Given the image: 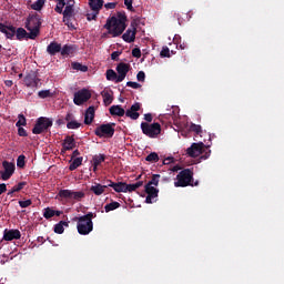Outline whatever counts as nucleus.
Returning <instances> with one entry per match:
<instances>
[{"label": "nucleus", "instance_id": "obj_3", "mask_svg": "<svg viewBox=\"0 0 284 284\" xmlns=\"http://www.w3.org/2000/svg\"><path fill=\"white\" fill-rule=\"evenodd\" d=\"M26 28L29 31L28 39L38 38L41 30V18L37 14L29 16L26 21Z\"/></svg>", "mask_w": 284, "mask_h": 284}, {"label": "nucleus", "instance_id": "obj_22", "mask_svg": "<svg viewBox=\"0 0 284 284\" xmlns=\"http://www.w3.org/2000/svg\"><path fill=\"white\" fill-rule=\"evenodd\" d=\"M112 94V90H103L101 92L104 105H111L112 101H114V97Z\"/></svg>", "mask_w": 284, "mask_h": 284}, {"label": "nucleus", "instance_id": "obj_41", "mask_svg": "<svg viewBox=\"0 0 284 284\" xmlns=\"http://www.w3.org/2000/svg\"><path fill=\"white\" fill-rule=\"evenodd\" d=\"M22 125H23V126L28 125V121L26 120V115L19 114V115H18V121H17V123H16V126H17V128H21Z\"/></svg>", "mask_w": 284, "mask_h": 284}, {"label": "nucleus", "instance_id": "obj_35", "mask_svg": "<svg viewBox=\"0 0 284 284\" xmlns=\"http://www.w3.org/2000/svg\"><path fill=\"white\" fill-rule=\"evenodd\" d=\"M83 163V158H75L73 162L70 164L69 170L73 172V170H77V168L81 166Z\"/></svg>", "mask_w": 284, "mask_h": 284}, {"label": "nucleus", "instance_id": "obj_38", "mask_svg": "<svg viewBox=\"0 0 284 284\" xmlns=\"http://www.w3.org/2000/svg\"><path fill=\"white\" fill-rule=\"evenodd\" d=\"M57 1V6H55V12H58V14H62L63 13V8H65V0H55Z\"/></svg>", "mask_w": 284, "mask_h": 284}, {"label": "nucleus", "instance_id": "obj_10", "mask_svg": "<svg viewBox=\"0 0 284 284\" xmlns=\"http://www.w3.org/2000/svg\"><path fill=\"white\" fill-rule=\"evenodd\" d=\"M203 148H205L203 142L193 143L186 149V154L191 156V159H196V156H201V154H203Z\"/></svg>", "mask_w": 284, "mask_h": 284}, {"label": "nucleus", "instance_id": "obj_7", "mask_svg": "<svg viewBox=\"0 0 284 284\" xmlns=\"http://www.w3.org/2000/svg\"><path fill=\"white\" fill-rule=\"evenodd\" d=\"M94 134L100 139H112V136H114V124H101L100 126L95 128Z\"/></svg>", "mask_w": 284, "mask_h": 284}, {"label": "nucleus", "instance_id": "obj_27", "mask_svg": "<svg viewBox=\"0 0 284 284\" xmlns=\"http://www.w3.org/2000/svg\"><path fill=\"white\" fill-rule=\"evenodd\" d=\"M91 10H101L103 8V0H89Z\"/></svg>", "mask_w": 284, "mask_h": 284}, {"label": "nucleus", "instance_id": "obj_25", "mask_svg": "<svg viewBox=\"0 0 284 284\" xmlns=\"http://www.w3.org/2000/svg\"><path fill=\"white\" fill-rule=\"evenodd\" d=\"M44 219H52V216H61V211H54L50 207L44 209L43 212Z\"/></svg>", "mask_w": 284, "mask_h": 284}, {"label": "nucleus", "instance_id": "obj_43", "mask_svg": "<svg viewBox=\"0 0 284 284\" xmlns=\"http://www.w3.org/2000/svg\"><path fill=\"white\" fill-rule=\"evenodd\" d=\"M103 161H105V158L103 155H95L93 158L94 170H97V166L101 165V163H103Z\"/></svg>", "mask_w": 284, "mask_h": 284}, {"label": "nucleus", "instance_id": "obj_64", "mask_svg": "<svg viewBox=\"0 0 284 284\" xmlns=\"http://www.w3.org/2000/svg\"><path fill=\"white\" fill-rule=\"evenodd\" d=\"M191 187H196L199 185V181H195L194 183L191 182Z\"/></svg>", "mask_w": 284, "mask_h": 284}, {"label": "nucleus", "instance_id": "obj_33", "mask_svg": "<svg viewBox=\"0 0 284 284\" xmlns=\"http://www.w3.org/2000/svg\"><path fill=\"white\" fill-rule=\"evenodd\" d=\"M142 185L143 181H139L133 184H126V192H136V190H139V187H142Z\"/></svg>", "mask_w": 284, "mask_h": 284}, {"label": "nucleus", "instance_id": "obj_19", "mask_svg": "<svg viewBox=\"0 0 284 284\" xmlns=\"http://www.w3.org/2000/svg\"><path fill=\"white\" fill-rule=\"evenodd\" d=\"M108 187H110L108 185V182L104 185L101 183H94L93 185H91L90 192H93L95 196H101V194L105 193V190H108Z\"/></svg>", "mask_w": 284, "mask_h": 284}, {"label": "nucleus", "instance_id": "obj_14", "mask_svg": "<svg viewBox=\"0 0 284 284\" xmlns=\"http://www.w3.org/2000/svg\"><path fill=\"white\" fill-rule=\"evenodd\" d=\"M123 41L125 43H134L136 39V27L131 26L122 36Z\"/></svg>", "mask_w": 284, "mask_h": 284}, {"label": "nucleus", "instance_id": "obj_53", "mask_svg": "<svg viewBox=\"0 0 284 284\" xmlns=\"http://www.w3.org/2000/svg\"><path fill=\"white\" fill-rule=\"evenodd\" d=\"M132 55L135 57V59H141V49L134 48L132 50Z\"/></svg>", "mask_w": 284, "mask_h": 284}, {"label": "nucleus", "instance_id": "obj_29", "mask_svg": "<svg viewBox=\"0 0 284 284\" xmlns=\"http://www.w3.org/2000/svg\"><path fill=\"white\" fill-rule=\"evenodd\" d=\"M28 34H30V33H28V31H26V29H23V28H18L16 30V37H17L18 41H21V39H29Z\"/></svg>", "mask_w": 284, "mask_h": 284}, {"label": "nucleus", "instance_id": "obj_52", "mask_svg": "<svg viewBox=\"0 0 284 284\" xmlns=\"http://www.w3.org/2000/svg\"><path fill=\"white\" fill-rule=\"evenodd\" d=\"M20 207H30L32 205V200L19 201Z\"/></svg>", "mask_w": 284, "mask_h": 284}, {"label": "nucleus", "instance_id": "obj_17", "mask_svg": "<svg viewBox=\"0 0 284 284\" xmlns=\"http://www.w3.org/2000/svg\"><path fill=\"white\" fill-rule=\"evenodd\" d=\"M4 241H14L21 239V232L19 230H8L3 232Z\"/></svg>", "mask_w": 284, "mask_h": 284}, {"label": "nucleus", "instance_id": "obj_39", "mask_svg": "<svg viewBox=\"0 0 284 284\" xmlns=\"http://www.w3.org/2000/svg\"><path fill=\"white\" fill-rule=\"evenodd\" d=\"M45 6V0H37L33 4H31V10H41Z\"/></svg>", "mask_w": 284, "mask_h": 284}, {"label": "nucleus", "instance_id": "obj_1", "mask_svg": "<svg viewBox=\"0 0 284 284\" xmlns=\"http://www.w3.org/2000/svg\"><path fill=\"white\" fill-rule=\"evenodd\" d=\"M126 21L128 17L125 13L118 12L116 16H113L106 20L104 29L108 30V34H111L112 37H121V34L125 32V28H128L125 24Z\"/></svg>", "mask_w": 284, "mask_h": 284}, {"label": "nucleus", "instance_id": "obj_8", "mask_svg": "<svg viewBox=\"0 0 284 284\" xmlns=\"http://www.w3.org/2000/svg\"><path fill=\"white\" fill-rule=\"evenodd\" d=\"M49 128H52V120L50 118H39L32 129V133L43 134V132H48Z\"/></svg>", "mask_w": 284, "mask_h": 284}, {"label": "nucleus", "instance_id": "obj_62", "mask_svg": "<svg viewBox=\"0 0 284 284\" xmlns=\"http://www.w3.org/2000/svg\"><path fill=\"white\" fill-rule=\"evenodd\" d=\"M172 161H174V158H166L163 160V165H170V163H172Z\"/></svg>", "mask_w": 284, "mask_h": 284}, {"label": "nucleus", "instance_id": "obj_55", "mask_svg": "<svg viewBox=\"0 0 284 284\" xmlns=\"http://www.w3.org/2000/svg\"><path fill=\"white\" fill-rule=\"evenodd\" d=\"M19 136H28V132L22 126H18Z\"/></svg>", "mask_w": 284, "mask_h": 284}, {"label": "nucleus", "instance_id": "obj_58", "mask_svg": "<svg viewBox=\"0 0 284 284\" xmlns=\"http://www.w3.org/2000/svg\"><path fill=\"white\" fill-rule=\"evenodd\" d=\"M72 119H74V114H72V112L67 113L65 121H68V123H70V121H73Z\"/></svg>", "mask_w": 284, "mask_h": 284}, {"label": "nucleus", "instance_id": "obj_46", "mask_svg": "<svg viewBox=\"0 0 284 284\" xmlns=\"http://www.w3.org/2000/svg\"><path fill=\"white\" fill-rule=\"evenodd\" d=\"M99 12H101V10H92L91 13H88L87 14L88 21H95L97 17H99Z\"/></svg>", "mask_w": 284, "mask_h": 284}, {"label": "nucleus", "instance_id": "obj_23", "mask_svg": "<svg viewBox=\"0 0 284 284\" xmlns=\"http://www.w3.org/2000/svg\"><path fill=\"white\" fill-rule=\"evenodd\" d=\"M94 121V106H89L84 114L85 125H90Z\"/></svg>", "mask_w": 284, "mask_h": 284}, {"label": "nucleus", "instance_id": "obj_2", "mask_svg": "<svg viewBox=\"0 0 284 284\" xmlns=\"http://www.w3.org/2000/svg\"><path fill=\"white\" fill-rule=\"evenodd\" d=\"M92 219H97V214L92 212H89L88 214L80 217H75V221H78L77 230L79 234L87 236V234H90V232L94 230V223H92Z\"/></svg>", "mask_w": 284, "mask_h": 284}, {"label": "nucleus", "instance_id": "obj_13", "mask_svg": "<svg viewBox=\"0 0 284 284\" xmlns=\"http://www.w3.org/2000/svg\"><path fill=\"white\" fill-rule=\"evenodd\" d=\"M139 110H141V103L135 102L134 104L131 105L130 109L124 111L125 116L129 119H132V121H136L141 114L139 113Z\"/></svg>", "mask_w": 284, "mask_h": 284}, {"label": "nucleus", "instance_id": "obj_48", "mask_svg": "<svg viewBox=\"0 0 284 284\" xmlns=\"http://www.w3.org/2000/svg\"><path fill=\"white\" fill-rule=\"evenodd\" d=\"M160 57H162V59H170V48L168 47H163L161 52H160Z\"/></svg>", "mask_w": 284, "mask_h": 284}, {"label": "nucleus", "instance_id": "obj_5", "mask_svg": "<svg viewBox=\"0 0 284 284\" xmlns=\"http://www.w3.org/2000/svg\"><path fill=\"white\" fill-rule=\"evenodd\" d=\"M194 180V172L190 169L182 170L175 178L174 187H187Z\"/></svg>", "mask_w": 284, "mask_h": 284}, {"label": "nucleus", "instance_id": "obj_12", "mask_svg": "<svg viewBox=\"0 0 284 284\" xmlns=\"http://www.w3.org/2000/svg\"><path fill=\"white\" fill-rule=\"evenodd\" d=\"M116 72H118V78H116V83H121L125 80V77H128V73L130 72V64L128 63H119L116 65Z\"/></svg>", "mask_w": 284, "mask_h": 284}, {"label": "nucleus", "instance_id": "obj_42", "mask_svg": "<svg viewBox=\"0 0 284 284\" xmlns=\"http://www.w3.org/2000/svg\"><path fill=\"white\" fill-rule=\"evenodd\" d=\"M39 99H50L52 97V91L50 90H42L38 92Z\"/></svg>", "mask_w": 284, "mask_h": 284}, {"label": "nucleus", "instance_id": "obj_63", "mask_svg": "<svg viewBox=\"0 0 284 284\" xmlns=\"http://www.w3.org/2000/svg\"><path fill=\"white\" fill-rule=\"evenodd\" d=\"M4 84L7 85V88H12L13 82H12V80H6Z\"/></svg>", "mask_w": 284, "mask_h": 284}, {"label": "nucleus", "instance_id": "obj_56", "mask_svg": "<svg viewBox=\"0 0 284 284\" xmlns=\"http://www.w3.org/2000/svg\"><path fill=\"white\" fill-rule=\"evenodd\" d=\"M104 8L106 10H114V8H116V2H109L104 4Z\"/></svg>", "mask_w": 284, "mask_h": 284}, {"label": "nucleus", "instance_id": "obj_61", "mask_svg": "<svg viewBox=\"0 0 284 284\" xmlns=\"http://www.w3.org/2000/svg\"><path fill=\"white\" fill-rule=\"evenodd\" d=\"M8 186H6V183L0 184V195L7 192Z\"/></svg>", "mask_w": 284, "mask_h": 284}, {"label": "nucleus", "instance_id": "obj_16", "mask_svg": "<svg viewBox=\"0 0 284 284\" xmlns=\"http://www.w3.org/2000/svg\"><path fill=\"white\" fill-rule=\"evenodd\" d=\"M23 81L27 88H37V85L39 84V78H37V73L34 72H30L29 74H27Z\"/></svg>", "mask_w": 284, "mask_h": 284}, {"label": "nucleus", "instance_id": "obj_11", "mask_svg": "<svg viewBox=\"0 0 284 284\" xmlns=\"http://www.w3.org/2000/svg\"><path fill=\"white\" fill-rule=\"evenodd\" d=\"M2 168L4 169V171L0 172L1 179L2 181H8L12 176V174H14V170H16L14 163L3 161Z\"/></svg>", "mask_w": 284, "mask_h": 284}, {"label": "nucleus", "instance_id": "obj_28", "mask_svg": "<svg viewBox=\"0 0 284 284\" xmlns=\"http://www.w3.org/2000/svg\"><path fill=\"white\" fill-rule=\"evenodd\" d=\"M190 131L194 132L197 136H203V128L201 124L191 123Z\"/></svg>", "mask_w": 284, "mask_h": 284}, {"label": "nucleus", "instance_id": "obj_51", "mask_svg": "<svg viewBox=\"0 0 284 284\" xmlns=\"http://www.w3.org/2000/svg\"><path fill=\"white\" fill-rule=\"evenodd\" d=\"M126 87L133 88V90H139V88H141V84L139 82L129 81V82H126Z\"/></svg>", "mask_w": 284, "mask_h": 284}, {"label": "nucleus", "instance_id": "obj_47", "mask_svg": "<svg viewBox=\"0 0 284 284\" xmlns=\"http://www.w3.org/2000/svg\"><path fill=\"white\" fill-rule=\"evenodd\" d=\"M161 178V175L155 174L152 176L151 181L148 182L146 185H154V187H156V185H159V179Z\"/></svg>", "mask_w": 284, "mask_h": 284}, {"label": "nucleus", "instance_id": "obj_37", "mask_svg": "<svg viewBox=\"0 0 284 284\" xmlns=\"http://www.w3.org/2000/svg\"><path fill=\"white\" fill-rule=\"evenodd\" d=\"M119 79V75H116V72L112 69L106 70V80L108 81H115Z\"/></svg>", "mask_w": 284, "mask_h": 284}, {"label": "nucleus", "instance_id": "obj_44", "mask_svg": "<svg viewBox=\"0 0 284 284\" xmlns=\"http://www.w3.org/2000/svg\"><path fill=\"white\" fill-rule=\"evenodd\" d=\"M67 128H68V130H79V128H81V123L72 120V121L68 122Z\"/></svg>", "mask_w": 284, "mask_h": 284}, {"label": "nucleus", "instance_id": "obj_6", "mask_svg": "<svg viewBox=\"0 0 284 284\" xmlns=\"http://www.w3.org/2000/svg\"><path fill=\"white\" fill-rule=\"evenodd\" d=\"M141 130L145 136H149V139H156V136L161 134V124L159 122H154L152 124L142 122Z\"/></svg>", "mask_w": 284, "mask_h": 284}, {"label": "nucleus", "instance_id": "obj_15", "mask_svg": "<svg viewBox=\"0 0 284 284\" xmlns=\"http://www.w3.org/2000/svg\"><path fill=\"white\" fill-rule=\"evenodd\" d=\"M145 192L148 194L145 197V203H153L154 199L159 196V190L150 184L145 185Z\"/></svg>", "mask_w": 284, "mask_h": 284}, {"label": "nucleus", "instance_id": "obj_20", "mask_svg": "<svg viewBox=\"0 0 284 284\" xmlns=\"http://www.w3.org/2000/svg\"><path fill=\"white\" fill-rule=\"evenodd\" d=\"M108 186L112 187L114 190V192L118 193H126V183L125 182H112L111 180H108Z\"/></svg>", "mask_w": 284, "mask_h": 284}, {"label": "nucleus", "instance_id": "obj_49", "mask_svg": "<svg viewBox=\"0 0 284 284\" xmlns=\"http://www.w3.org/2000/svg\"><path fill=\"white\" fill-rule=\"evenodd\" d=\"M17 165L19 168H26V155H19L17 159Z\"/></svg>", "mask_w": 284, "mask_h": 284}, {"label": "nucleus", "instance_id": "obj_60", "mask_svg": "<svg viewBox=\"0 0 284 284\" xmlns=\"http://www.w3.org/2000/svg\"><path fill=\"white\" fill-rule=\"evenodd\" d=\"M132 1L133 0H124V6H126L128 10H132Z\"/></svg>", "mask_w": 284, "mask_h": 284}, {"label": "nucleus", "instance_id": "obj_9", "mask_svg": "<svg viewBox=\"0 0 284 284\" xmlns=\"http://www.w3.org/2000/svg\"><path fill=\"white\" fill-rule=\"evenodd\" d=\"M92 99V93L88 89H81L74 93L73 103L75 105H83V103L90 101Z\"/></svg>", "mask_w": 284, "mask_h": 284}, {"label": "nucleus", "instance_id": "obj_24", "mask_svg": "<svg viewBox=\"0 0 284 284\" xmlns=\"http://www.w3.org/2000/svg\"><path fill=\"white\" fill-rule=\"evenodd\" d=\"M109 112L112 116H125V109L121 108V105H112Z\"/></svg>", "mask_w": 284, "mask_h": 284}, {"label": "nucleus", "instance_id": "obj_4", "mask_svg": "<svg viewBox=\"0 0 284 284\" xmlns=\"http://www.w3.org/2000/svg\"><path fill=\"white\" fill-rule=\"evenodd\" d=\"M63 14V23H65L69 28V30H77V27L74 26V17L77 12L74 11V0H68L67 6L64 8Z\"/></svg>", "mask_w": 284, "mask_h": 284}, {"label": "nucleus", "instance_id": "obj_30", "mask_svg": "<svg viewBox=\"0 0 284 284\" xmlns=\"http://www.w3.org/2000/svg\"><path fill=\"white\" fill-rule=\"evenodd\" d=\"M82 199H85V192H83V191H72L71 201H81Z\"/></svg>", "mask_w": 284, "mask_h": 284}, {"label": "nucleus", "instance_id": "obj_21", "mask_svg": "<svg viewBox=\"0 0 284 284\" xmlns=\"http://www.w3.org/2000/svg\"><path fill=\"white\" fill-rule=\"evenodd\" d=\"M47 52H48V54H50L51 57H54V54L61 52V43L51 42V43L47 47Z\"/></svg>", "mask_w": 284, "mask_h": 284}, {"label": "nucleus", "instance_id": "obj_26", "mask_svg": "<svg viewBox=\"0 0 284 284\" xmlns=\"http://www.w3.org/2000/svg\"><path fill=\"white\" fill-rule=\"evenodd\" d=\"M68 222L65 221H60L58 224L54 225V232L55 234H63L65 232L64 227H68Z\"/></svg>", "mask_w": 284, "mask_h": 284}, {"label": "nucleus", "instance_id": "obj_36", "mask_svg": "<svg viewBox=\"0 0 284 284\" xmlns=\"http://www.w3.org/2000/svg\"><path fill=\"white\" fill-rule=\"evenodd\" d=\"M58 196H60V199H69V201H72V190H61Z\"/></svg>", "mask_w": 284, "mask_h": 284}, {"label": "nucleus", "instance_id": "obj_54", "mask_svg": "<svg viewBox=\"0 0 284 284\" xmlns=\"http://www.w3.org/2000/svg\"><path fill=\"white\" fill-rule=\"evenodd\" d=\"M136 79H138V81H141V82L143 83V81H145V72L140 71V72L136 74Z\"/></svg>", "mask_w": 284, "mask_h": 284}, {"label": "nucleus", "instance_id": "obj_40", "mask_svg": "<svg viewBox=\"0 0 284 284\" xmlns=\"http://www.w3.org/2000/svg\"><path fill=\"white\" fill-rule=\"evenodd\" d=\"M145 161H148L149 163H158L159 154L156 152H152L145 158Z\"/></svg>", "mask_w": 284, "mask_h": 284}, {"label": "nucleus", "instance_id": "obj_59", "mask_svg": "<svg viewBox=\"0 0 284 284\" xmlns=\"http://www.w3.org/2000/svg\"><path fill=\"white\" fill-rule=\"evenodd\" d=\"M144 120H146L148 123H152V113H145Z\"/></svg>", "mask_w": 284, "mask_h": 284}, {"label": "nucleus", "instance_id": "obj_45", "mask_svg": "<svg viewBox=\"0 0 284 284\" xmlns=\"http://www.w3.org/2000/svg\"><path fill=\"white\" fill-rule=\"evenodd\" d=\"M73 70H80V72H88V68L79 62L72 63Z\"/></svg>", "mask_w": 284, "mask_h": 284}, {"label": "nucleus", "instance_id": "obj_34", "mask_svg": "<svg viewBox=\"0 0 284 284\" xmlns=\"http://www.w3.org/2000/svg\"><path fill=\"white\" fill-rule=\"evenodd\" d=\"M62 57H68L70 54H72V52H74V48H72V45H63V48H61L60 50Z\"/></svg>", "mask_w": 284, "mask_h": 284}, {"label": "nucleus", "instance_id": "obj_31", "mask_svg": "<svg viewBox=\"0 0 284 284\" xmlns=\"http://www.w3.org/2000/svg\"><path fill=\"white\" fill-rule=\"evenodd\" d=\"M64 150H73L74 149V139L72 136H67L63 143Z\"/></svg>", "mask_w": 284, "mask_h": 284}, {"label": "nucleus", "instance_id": "obj_57", "mask_svg": "<svg viewBox=\"0 0 284 284\" xmlns=\"http://www.w3.org/2000/svg\"><path fill=\"white\" fill-rule=\"evenodd\" d=\"M121 57V51H114L111 53L112 61H116Z\"/></svg>", "mask_w": 284, "mask_h": 284}, {"label": "nucleus", "instance_id": "obj_50", "mask_svg": "<svg viewBox=\"0 0 284 284\" xmlns=\"http://www.w3.org/2000/svg\"><path fill=\"white\" fill-rule=\"evenodd\" d=\"M26 185H28L27 182L18 183V185L13 186V192H21V190H23V187H26Z\"/></svg>", "mask_w": 284, "mask_h": 284}, {"label": "nucleus", "instance_id": "obj_32", "mask_svg": "<svg viewBox=\"0 0 284 284\" xmlns=\"http://www.w3.org/2000/svg\"><path fill=\"white\" fill-rule=\"evenodd\" d=\"M121 207V203L119 202H111L109 204H105L104 212H113V210H119Z\"/></svg>", "mask_w": 284, "mask_h": 284}, {"label": "nucleus", "instance_id": "obj_18", "mask_svg": "<svg viewBox=\"0 0 284 284\" xmlns=\"http://www.w3.org/2000/svg\"><path fill=\"white\" fill-rule=\"evenodd\" d=\"M0 32H2V34H6L7 39H12L14 34H17V28H14L13 26L8 27L3 23H0Z\"/></svg>", "mask_w": 284, "mask_h": 284}]
</instances>
